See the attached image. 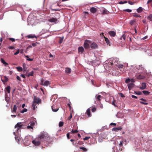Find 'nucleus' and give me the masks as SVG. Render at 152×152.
Returning <instances> with one entry per match:
<instances>
[{
	"label": "nucleus",
	"instance_id": "nucleus-11",
	"mask_svg": "<svg viewBox=\"0 0 152 152\" xmlns=\"http://www.w3.org/2000/svg\"><path fill=\"white\" fill-rule=\"evenodd\" d=\"M86 114L88 115V117H91V114L90 112V108L87 109L86 113Z\"/></svg>",
	"mask_w": 152,
	"mask_h": 152
},
{
	"label": "nucleus",
	"instance_id": "nucleus-33",
	"mask_svg": "<svg viewBox=\"0 0 152 152\" xmlns=\"http://www.w3.org/2000/svg\"><path fill=\"white\" fill-rule=\"evenodd\" d=\"M33 75L34 72L33 71H32L28 75V77H29L30 76H33Z\"/></svg>",
	"mask_w": 152,
	"mask_h": 152
},
{
	"label": "nucleus",
	"instance_id": "nucleus-31",
	"mask_svg": "<svg viewBox=\"0 0 152 152\" xmlns=\"http://www.w3.org/2000/svg\"><path fill=\"white\" fill-rule=\"evenodd\" d=\"M133 16L134 17H136V18L141 17V16H140V15L139 14H137V13H134L133 14Z\"/></svg>",
	"mask_w": 152,
	"mask_h": 152
},
{
	"label": "nucleus",
	"instance_id": "nucleus-59",
	"mask_svg": "<svg viewBox=\"0 0 152 152\" xmlns=\"http://www.w3.org/2000/svg\"><path fill=\"white\" fill-rule=\"evenodd\" d=\"M16 78L18 80L20 81L21 80L20 77L19 76H18V75L17 76Z\"/></svg>",
	"mask_w": 152,
	"mask_h": 152
},
{
	"label": "nucleus",
	"instance_id": "nucleus-64",
	"mask_svg": "<svg viewBox=\"0 0 152 152\" xmlns=\"http://www.w3.org/2000/svg\"><path fill=\"white\" fill-rule=\"evenodd\" d=\"M132 97L133 98H135V99H136L137 98V96H136L134 95H132Z\"/></svg>",
	"mask_w": 152,
	"mask_h": 152
},
{
	"label": "nucleus",
	"instance_id": "nucleus-30",
	"mask_svg": "<svg viewBox=\"0 0 152 152\" xmlns=\"http://www.w3.org/2000/svg\"><path fill=\"white\" fill-rule=\"evenodd\" d=\"M16 68L17 69L18 71L19 72H21L23 71L22 68L20 66Z\"/></svg>",
	"mask_w": 152,
	"mask_h": 152
},
{
	"label": "nucleus",
	"instance_id": "nucleus-51",
	"mask_svg": "<svg viewBox=\"0 0 152 152\" xmlns=\"http://www.w3.org/2000/svg\"><path fill=\"white\" fill-rule=\"evenodd\" d=\"M37 43H38L37 42H36L35 43L33 42L32 43V45L33 46L35 47V46H36L37 45V44H37Z\"/></svg>",
	"mask_w": 152,
	"mask_h": 152
},
{
	"label": "nucleus",
	"instance_id": "nucleus-34",
	"mask_svg": "<svg viewBox=\"0 0 152 152\" xmlns=\"http://www.w3.org/2000/svg\"><path fill=\"white\" fill-rule=\"evenodd\" d=\"M105 40L106 43L108 45L110 44L109 40L106 37H105Z\"/></svg>",
	"mask_w": 152,
	"mask_h": 152
},
{
	"label": "nucleus",
	"instance_id": "nucleus-52",
	"mask_svg": "<svg viewBox=\"0 0 152 152\" xmlns=\"http://www.w3.org/2000/svg\"><path fill=\"white\" fill-rule=\"evenodd\" d=\"M15 139L16 140L17 142H19L20 140L19 139L18 137H15Z\"/></svg>",
	"mask_w": 152,
	"mask_h": 152
},
{
	"label": "nucleus",
	"instance_id": "nucleus-15",
	"mask_svg": "<svg viewBox=\"0 0 152 152\" xmlns=\"http://www.w3.org/2000/svg\"><path fill=\"white\" fill-rule=\"evenodd\" d=\"M90 11L91 12L94 13L96 12L97 9L94 7H92L90 8Z\"/></svg>",
	"mask_w": 152,
	"mask_h": 152
},
{
	"label": "nucleus",
	"instance_id": "nucleus-55",
	"mask_svg": "<svg viewBox=\"0 0 152 152\" xmlns=\"http://www.w3.org/2000/svg\"><path fill=\"white\" fill-rule=\"evenodd\" d=\"M100 36L101 37H104V38H105V37L103 33V32L102 33H101L100 34Z\"/></svg>",
	"mask_w": 152,
	"mask_h": 152
},
{
	"label": "nucleus",
	"instance_id": "nucleus-38",
	"mask_svg": "<svg viewBox=\"0 0 152 152\" xmlns=\"http://www.w3.org/2000/svg\"><path fill=\"white\" fill-rule=\"evenodd\" d=\"M78 132V131L77 130H72L71 131V132L72 133H77Z\"/></svg>",
	"mask_w": 152,
	"mask_h": 152
},
{
	"label": "nucleus",
	"instance_id": "nucleus-20",
	"mask_svg": "<svg viewBox=\"0 0 152 152\" xmlns=\"http://www.w3.org/2000/svg\"><path fill=\"white\" fill-rule=\"evenodd\" d=\"M27 37L28 38H32L34 37L37 38V37L35 35L30 34L27 35Z\"/></svg>",
	"mask_w": 152,
	"mask_h": 152
},
{
	"label": "nucleus",
	"instance_id": "nucleus-17",
	"mask_svg": "<svg viewBox=\"0 0 152 152\" xmlns=\"http://www.w3.org/2000/svg\"><path fill=\"white\" fill-rule=\"evenodd\" d=\"M121 129L122 128L118 127L117 128H114L112 129V130L113 131L117 132L118 130H121Z\"/></svg>",
	"mask_w": 152,
	"mask_h": 152
},
{
	"label": "nucleus",
	"instance_id": "nucleus-53",
	"mask_svg": "<svg viewBox=\"0 0 152 152\" xmlns=\"http://www.w3.org/2000/svg\"><path fill=\"white\" fill-rule=\"evenodd\" d=\"M9 39L12 42H14L15 41V39L13 38H10Z\"/></svg>",
	"mask_w": 152,
	"mask_h": 152
},
{
	"label": "nucleus",
	"instance_id": "nucleus-26",
	"mask_svg": "<svg viewBox=\"0 0 152 152\" xmlns=\"http://www.w3.org/2000/svg\"><path fill=\"white\" fill-rule=\"evenodd\" d=\"M147 18L148 20H149L150 21L152 20V14H150L147 17Z\"/></svg>",
	"mask_w": 152,
	"mask_h": 152
},
{
	"label": "nucleus",
	"instance_id": "nucleus-42",
	"mask_svg": "<svg viewBox=\"0 0 152 152\" xmlns=\"http://www.w3.org/2000/svg\"><path fill=\"white\" fill-rule=\"evenodd\" d=\"M124 143V142L123 141H120V143L119 144V147H122Z\"/></svg>",
	"mask_w": 152,
	"mask_h": 152
},
{
	"label": "nucleus",
	"instance_id": "nucleus-24",
	"mask_svg": "<svg viewBox=\"0 0 152 152\" xmlns=\"http://www.w3.org/2000/svg\"><path fill=\"white\" fill-rule=\"evenodd\" d=\"M17 110V107L16 105H14L13 106V109L12 111L13 113H16V111Z\"/></svg>",
	"mask_w": 152,
	"mask_h": 152
},
{
	"label": "nucleus",
	"instance_id": "nucleus-37",
	"mask_svg": "<svg viewBox=\"0 0 152 152\" xmlns=\"http://www.w3.org/2000/svg\"><path fill=\"white\" fill-rule=\"evenodd\" d=\"M80 149L82 150L84 152H86L87 151V149L84 147H80Z\"/></svg>",
	"mask_w": 152,
	"mask_h": 152
},
{
	"label": "nucleus",
	"instance_id": "nucleus-32",
	"mask_svg": "<svg viewBox=\"0 0 152 152\" xmlns=\"http://www.w3.org/2000/svg\"><path fill=\"white\" fill-rule=\"evenodd\" d=\"M134 93L137 95H141L142 94V92L140 91H135Z\"/></svg>",
	"mask_w": 152,
	"mask_h": 152
},
{
	"label": "nucleus",
	"instance_id": "nucleus-63",
	"mask_svg": "<svg viewBox=\"0 0 152 152\" xmlns=\"http://www.w3.org/2000/svg\"><path fill=\"white\" fill-rule=\"evenodd\" d=\"M33 59H34L33 58H28L27 59V60L28 61H33Z\"/></svg>",
	"mask_w": 152,
	"mask_h": 152
},
{
	"label": "nucleus",
	"instance_id": "nucleus-1",
	"mask_svg": "<svg viewBox=\"0 0 152 152\" xmlns=\"http://www.w3.org/2000/svg\"><path fill=\"white\" fill-rule=\"evenodd\" d=\"M40 139H42V141H46L47 142H50V137L46 133H42L40 134Z\"/></svg>",
	"mask_w": 152,
	"mask_h": 152
},
{
	"label": "nucleus",
	"instance_id": "nucleus-3",
	"mask_svg": "<svg viewBox=\"0 0 152 152\" xmlns=\"http://www.w3.org/2000/svg\"><path fill=\"white\" fill-rule=\"evenodd\" d=\"M91 43V42L90 40H86L85 41L84 44V46L85 48H88L89 47V43Z\"/></svg>",
	"mask_w": 152,
	"mask_h": 152
},
{
	"label": "nucleus",
	"instance_id": "nucleus-23",
	"mask_svg": "<svg viewBox=\"0 0 152 152\" xmlns=\"http://www.w3.org/2000/svg\"><path fill=\"white\" fill-rule=\"evenodd\" d=\"M142 10V8L141 7H140L137 9V11L138 13H140L141 12Z\"/></svg>",
	"mask_w": 152,
	"mask_h": 152
},
{
	"label": "nucleus",
	"instance_id": "nucleus-14",
	"mask_svg": "<svg viewBox=\"0 0 152 152\" xmlns=\"http://www.w3.org/2000/svg\"><path fill=\"white\" fill-rule=\"evenodd\" d=\"M109 34L110 36L114 37L116 35V33L113 31H111L109 32Z\"/></svg>",
	"mask_w": 152,
	"mask_h": 152
},
{
	"label": "nucleus",
	"instance_id": "nucleus-29",
	"mask_svg": "<svg viewBox=\"0 0 152 152\" xmlns=\"http://www.w3.org/2000/svg\"><path fill=\"white\" fill-rule=\"evenodd\" d=\"M136 22V20H132L129 22L130 24L131 25H133Z\"/></svg>",
	"mask_w": 152,
	"mask_h": 152
},
{
	"label": "nucleus",
	"instance_id": "nucleus-49",
	"mask_svg": "<svg viewBox=\"0 0 152 152\" xmlns=\"http://www.w3.org/2000/svg\"><path fill=\"white\" fill-rule=\"evenodd\" d=\"M51 10L52 11H59L60 10L59 9H51Z\"/></svg>",
	"mask_w": 152,
	"mask_h": 152
},
{
	"label": "nucleus",
	"instance_id": "nucleus-44",
	"mask_svg": "<svg viewBox=\"0 0 152 152\" xmlns=\"http://www.w3.org/2000/svg\"><path fill=\"white\" fill-rule=\"evenodd\" d=\"M127 3V1H120L119 2V4H124L126 3Z\"/></svg>",
	"mask_w": 152,
	"mask_h": 152
},
{
	"label": "nucleus",
	"instance_id": "nucleus-28",
	"mask_svg": "<svg viewBox=\"0 0 152 152\" xmlns=\"http://www.w3.org/2000/svg\"><path fill=\"white\" fill-rule=\"evenodd\" d=\"M29 124L32 127H33L35 125V122L34 121H31L30 123H29L28 125H29Z\"/></svg>",
	"mask_w": 152,
	"mask_h": 152
},
{
	"label": "nucleus",
	"instance_id": "nucleus-43",
	"mask_svg": "<svg viewBox=\"0 0 152 152\" xmlns=\"http://www.w3.org/2000/svg\"><path fill=\"white\" fill-rule=\"evenodd\" d=\"M124 11L127 12H130L132 11V10H131L129 9H127L125 10H124Z\"/></svg>",
	"mask_w": 152,
	"mask_h": 152
},
{
	"label": "nucleus",
	"instance_id": "nucleus-5",
	"mask_svg": "<svg viewBox=\"0 0 152 152\" xmlns=\"http://www.w3.org/2000/svg\"><path fill=\"white\" fill-rule=\"evenodd\" d=\"M91 48L93 49H95L97 48H98V46L97 45L95 42H93L91 45Z\"/></svg>",
	"mask_w": 152,
	"mask_h": 152
},
{
	"label": "nucleus",
	"instance_id": "nucleus-47",
	"mask_svg": "<svg viewBox=\"0 0 152 152\" xmlns=\"http://www.w3.org/2000/svg\"><path fill=\"white\" fill-rule=\"evenodd\" d=\"M130 81V79L128 78L126 79L125 80V83H128Z\"/></svg>",
	"mask_w": 152,
	"mask_h": 152
},
{
	"label": "nucleus",
	"instance_id": "nucleus-58",
	"mask_svg": "<svg viewBox=\"0 0 152 152\" xmlns=\"http://www.w3.org/2000/svg\"><path fill=\"white\" fill-rule=\"evenodd\" d=\"M72 113H71L70 116L68 117V119L69 120H70L72 118Z\"/></svg>",
	"mask_w": 152,
	"mask_h": 152
},
{
	"label": "nucleus",
	"instance_id": "nucleus-18",
	"mask_svg": "<svg viewBox=\"0 0 152 152\" xmlns=\"http://www.w3.org/2000/svg\"><path fill=\"white\" fill-rule=\"evenodd\" d=\"M71 69L70 68L66 67L65 68V72L66 73L69 74L71 72Z\"/></svg>",
	"mask_w": 152,
	"mask_h": 152
},
{
	"label": "nucleus",
	"instance_id": "nucleus-12",
	"mask_svg": "<svg viewBox=\"0 0 152 152\" xmlns=\"http://www.w3.org/2000/svg\"><path fill=\"white\" fill-rule=\"evenodd\" d=\"M48 21L50 22H54L56 23L57 22L58 20L56 18H52L49 19Z\"/></svg>",
	"mask_w": 152,
	"mask_h": 152
},
{
	"label": "nucleus",
	"instance_id": "nucleus-62",
	"mask_svg": "<svg viewBox=\"0 0 152 152\" xmlns=\"http://www.w3.org/2000/svg\"><path fill=\"white\" fill-rule=\"evenodd\" d=\"M66 136L68 139H69L70 138L69 133H68L67 134Z\"/></svg>",
	"mask_w": 152,
	"mask_h": 152
},
{
	"label": "nucleus",
	"instance_id": "nucleus-57",
	"mask_svg": "<svg viewBox=\"0 0 152 152\" xmlns=\"http://www.w3.org/2000/svg\"><path fill=\"white\" fill-rule=\"evenodd\" d=\"M90 138V137H85L84 138V140H88L89 138Z\"/></svg>",
	"mask_w": 152,
	"mask_h": 152
},
{
	"label": "nucleus",
	"instance_id": "nucleus-22",
	"mask_svg": "<svg viewBox=\"0 0 152 152\" xmlns=\"http://www.w3.org/2000/svg\"><path fill=\"white\" fill-rule=\"evenodd\" d=\"M10 86H8L6 87V88L5 90V91L6 92H7L8 93H10Z\"/></svg>",
	"mask_w": 152,
	"mask_h": 152
},
{
	"label": "nucleus",
	"instance_id": "nucleus-61",
	"mask_svg": "<svg viewBox=\"0 0 152 152\" xmlns=\"http://www.w3.org/2000/svg\"><path fill=\"white\" fill-rule=\"evenodd\" d=\"M115 101H113L112 102V104L115 107H117V106L116 105V104L115 103Z\"/></svg>",
	"mask_w": 152,
	"mask_h": 152
},
{
	"label": "nucleus",
	"instance_id": "nucleus-10",
	"mask_svg": "<svg viewBox=\"0 0 152 152\" xmlns=\"http://www.w3.org/2000/svg\"><path fill=\"white\" fill-rule=\"evenodd\" d=\"M134 84L132 83H130L128 84L129 89L131 90L134 86Z\"/></svg>",
	"mask_w": 152,
	"mask_h": 152
},
{
	"label": "nucleus",
	"instance_id": "nucleus-8",
	"mask_svg": "<svg viewBox=\"0 0 152 152\" xmlns=\"http://www.w3.org/2000/svg\"><path fill=\"white\" fill-rule=\"evenodd\" d=\"M146 87V84L145 83H143L141 84V86L140 87V88L141 90H144L145 89Z\"/></svg>",
	"mask_w": 152,
	"mask_h": 152
},
{
	"label": "nucleus",
	"instance_id": "nucleus-27",
	"mask_svg": "<svg viewBox=\"0 0 152 152\" xmlns=\"http://www.w3.org/2000/svg\"><path fill=\"white\" fill-rule=\"evenodd\" d=\"M142 92L145 95H148L150 94V92L146 91H143Z\"/></svg>",
	"mask_w": 152,
	"mask_h": 152
},
{
	"label": "nucleus",
	"instance_id": "nucleus-19",
	"mask_svg": "<svg viewBox=\"0 0 152 152\" xmlns=\"http://www.w3.org/2000/svg\"><path fill=\"white\" fill-rule=\"evenodd\" d=\"M136 77L138 79H142L145 78V76L143 75H139L137 76Z\"/></svg>",
	"mask_w": 152,
	"mask_h": 152
},
{
	"label": "nucleus",
	"instance_id": "nucleus-21",
	"mask_svg": "<svg viewBox=\"0 0 152 152\" xmlns=\"http://www.w3.org/2000/svg\"><path fill=\"white\" fill-rule=\"evenodd\" d=\"M96 98L98 100V101L99 102H100L101 99L102 98V96L100 95H98L97 96V95L96 96Z\"/></svg>",
	"mask_w": 152,
	"mask_h": 152
},
{
	"label": "nucleus",
	"instance_id": "nucleus-40",
	"mask_svg": "<svg viewBox=\"0 0 152 152\" xmlns=\"http://www.w3.org/2000/svg\"><path fill=\"white\" fill-rule=\"evenodd\" d=\"M27 111V109L26 108H24V109L23 110L21 111L20 112L21 113H23L25 112H26Z\"/></svg>",
	"mask_w": 152,
	"mask_h": 152
},
{
	"label": "nucleus",
	"instance_id": "nucleus-54",
	"mask_svg": "<svg viewBox=\"0 0 152 152\" xmlns=\"http://www.w3.org/2000/svg\"><path fill=\"white\" fill-rule=\"evenodd\" d=\"M8 48L9 49H11V50H12V49H14V47L13 46H9L8 47Z\"/></svg>",
	"mask_w": 152,
	"mask_h": 152
},
{
	"label": "nucleus",
	"instance_id": "nucleus-56",
	"mask_svg": "<svg viewBox=\"0 0 152 152\" xmlns=\"http://www.w3.org/2000/svg\"><path fill=\"white\" fill-rule=\"evenodd\" d=\"M140 103L142 104H145V105H147L148 104V103H146V102H140Z\"/></svg>",
	"mask_w": 152,
	"mask_h": 152
},
{
	"label": "nucleus",
	"instance_id": "nucleus-9",
	"mask_svg": "<svg viewBox=\"0 0 152 152\" xmlns=\"http://www.w3.org/2000/svg\"><path fill=\"white\" fill-rule=\"evenodd\" d=\"M43 80H41V85L44 86H48L49 84V82L48 81H45L44 83H43Z\"/></svg>",
	"mask_w": 152,
	"mask_h": 152
},
{
	"label": "nucleus",
	"instance_id": "nucleus-48",
	"mask_svg": "<svg viewBox=\"0 0 152 152\" xmlns=\"http://www.w3.org/2000/svg\"><path fill=\"white\" fill-rule=\"evenodd\" d=\"M63 39H64V37H63L62 38H61L60 39V40H59V42L60 43H61L63 41Z\"/></svg>",
	"mask_w": 152,
	"mask_h": 152
},
{
	"label": "nucleus",
	"instance_id": "nucleus-16",
	"mask_svg": "<svg viewBox=\"0 0 152 152\" xmlns=\"http://www.w3.org/2000/svg\"><path fill=\"white\" fill-rule=\"evenodd\" d=\"M0 61L1 62L4 64L5 66H7L8 65V63L6 62L3 58H1Z\"/></svg>",
	"mask_w": 152,
	"mask_h": 152
},
{
	"label": "nucleus",
	"instance_id": "nucleus-7",
	"mask_svg": "<svg viewBox=\"0 0 152 152\" xmlns=\"http://www.w3.org/2000/svg\"><path fill=\"white\" fill-rule=\"evenodd\" d=\"M84 51V49L82 46L78 48V52L80 54H82Z\"/></svg>",
	"mask_w": 152,
	"mask_h": 152
},
{
	"label": "nucleus",
	"instance_id": "nucleus-41",
	"mask_svg": "<svg viewBox=\"0 0 152 152\" xmlns=\"http://www.w3.org/2000/svg\"><path fill=\"white\" fill-rule=\"evenodd\" d=\"M27 128L28 129H31L32 130H33V127H32L30 125H28V126H27Z\"/></svg>",
	"mask_w": 152,
	"mask_h": 152
},
{
	"label": "nucleus",
	"instance_id": "nucleus-50",
	"mask_svg": "<svg viewBox=\"0 0 152 152\" xmlns=\"http://www.w3.org/2000/svg\"><path fill=\"white\" fill-rule=\"evenodd\" d=\"M128 2L129 4L131 5H133L134 4V2H133L132 1H129Z\"/></svg>",
	"mask_w": 152,
	"mask_h": 152
},
{
	"label": "nucleus",
	"instance_id": "nucleus-25",
	"mask_svg": "<svg viewBox=\"0 0 152 152\" xmlns=\"http://www.w3.org/2000/svg\"><path fill=\"white\" fill-rule=\"evenodd\" d=\"M51 107L52 110L55 112L57 111L59 109L58 108V107L56 108V109H55V108H54V105L52 106Z\"/></svg>",
	"mask_w": 152,
	"mask_h": 152
},
{
	"label": "nucleus",
	"instance_id": "nucleus-13",
	"mask_svg": "<svg viewBox=\"0 0 152 152\" xmlns=\"http://www.w3.org/2000/svg\"><path fill=\"white\" fill-rule=\"evenodd\" d=\"M109 12L106 9L104 8H102V14L103 15L107 14Z\"/></svg>",
	"mask_w": 152,
	"mask_h": 152
},
{
	"label": "nucleus",
	"instance_id": "nucleus-4",
	"mask_svg": "<svg viewBox=\"0 0 152 152\" xmlns=\"http://www.w3.org/2000/svg\"><path fill=\"white\" fill-rule=\"evenodd\" d=\"M23 125L21 124V123H18L15 126V128H17V130L18 131L19 130L22 128Z\"/></svg>",
	"mask_w": 152,
	"mask_h": 152
},
{
	"label": "nucleus",
	"instance_id": "nucleus-45",
	"mask_svg": "<svg viewBox=\"0 0 152 152\" xmlns=\"http://www.w3.org/2000/svg\"><path fill=\"white\" fill-rule=\"evenodd\" d=\"M37 104V103L36 102H34V101L32 104V106L34 107V109H35V107Z\"/></svg>",
	"mask_w": 152,
	"mask_h": 152
},
{
	"label": "nucleus",
	"instance_id": "nucleus-36",
	"mask_svg": "<svg viewBox=\"0 0 152 152\" xmlns=\"http://www.w3.org/2000/svg\"><path fill=\"white\" fill-rule=\"evenodd\" d=\"M64 123L63 121H60L59 124V126L60 127L63 126L64 125Z\"/></svg>",
	"mask_w": 152,
	"mask_h": 152
},
{
	"label": "nucleus",
	"instance_id": "nucleus-35",
	"mask_svg": "<svg viewBox=\"0 0 152 152\" xmlns=\"http://www.w3.org/2000/svg\"><path fill=\"white\" fill-rule=\"evenodd\" d=\"M117 66L120 69L123 68L124 66L122 64H118L117 65Z\"/></svg>",
	"mask_w": 152,
	"mask_h": 152
},
{
	"label": "nucleus",
	"instance_id": "nucleus-2",
	"mask_svg": "<svg viewBox=\"0 0 152 152\" xmlns=\"http://www.w3.org/2000/svg\"><path fill=\"white\" fill-rule=\"evenodd\" d=\"M40 138V135L39 134L37 137L35 138V140L32 141L33 144L36 146L39 145L41 144V142L42 141Z\"/></svg>",
	"mask_w": 152,
	"mask_h": 152
},
{
	"label": "nucleus",
	"instance_id": "nucleus-39",
	"mask_svg": "<svg viewBox=\"0 0 152 152\" xmlns=\"http://www.w3.org/2000/svg\"><path fill=\"white\" fill-rule=\"evenodd\" d=\"M126 39V35L125 34H123L121 38V39H123L124 40H125Z\"/></svg>",
	"mask_w": 152,
	"mask_h": 152
},
{
	"label": "nucleus",
	"instance_id": "nucleus-46",
	"mask_svg": "<svg viewBox=\"0 0 152 152\" xmlns=\"http://www.w3.org/2000/svg\"><path fill=\"white\" fill-rule=\"evenodd\" d=\"M96 110V109L95 107H93L91 109V110L93 112H94Z\"/></svg>",
	"mask_w": 152,
	"mask_h": 152
},
{
	"label": "nucleus",
	"instance_id": "nucleus-60",
	"mask_svg": "<svg viewBox=\"0 0 152 152\" xmlns=\"http://www.w3.org/2000/svg\"><path fill=\"white\" fill-rule=\"evenodd\" d=\"M19 53V50L18 49L17 51L14 53L15 55H17Z\"/></svg>",
	"mask_w": 152,
	"mask_h": 152
},
{
	"label": "nucleus",
	"instance_id": "nucleus-6",
	"mask_svg": "<svg viewBox=\"0 0 152 152\" xmlns=\"http://www.w3.org/2000/svg\"><path fill=\"white\" fill-rule=\"evenodd\" d=\"M34 101L37 104L40 103L41 102V99L35 96L34 97Z\"/></svg>",
	"mask_w": 152,
	"mask_h": 152
}]
</instances>
